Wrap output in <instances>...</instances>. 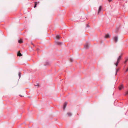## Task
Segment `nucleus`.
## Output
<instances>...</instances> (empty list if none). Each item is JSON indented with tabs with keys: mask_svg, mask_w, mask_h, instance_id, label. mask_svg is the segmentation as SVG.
<instances>
[{
	"mask_svg": "<svg viewBox=\"0 0 128 128\" xmlns=\"http://www.w3.org/2000/svg\"><path fill=\"white\" fill-rule=\"evenodd\" d=\"M114 41L116 42H117L118 40V37L116 36H115L113 37V38Z\"/></svg>",
	"mask_w": 128,
	"mask_h": 128,
	"instance_id": "nucleus-1",
	"label": "nucleus"
},
{
	"mask_svg": "<svg viewBox=\"0 0 128 128\" xmlns=\"http://www.w3.org/2000/svg\"><path fill=\"white\" fill-rule=\"evenodd\" d=\"M124 87L123 84H122L118 87L119 89L120 90H121L122 88H123Z\"/></svg>",
	"mask_w": 128,
	"mask_h": 128,
	"instance_id": "nucleus-2",
	"label": "nucleus"
},
{
	"mask_svg": "<svg viewBox=\"0 0 128 128\" xmlns=\"http://www.w3.org/2000/svg\"><path fill=\"white\" fill-rule=\"evenodd\" d=\"M67 102H65L64 105V106H63V109L64 110H65L66 108V105H67Z\"/></svg>",
	"mask_w": 128,
	"mask_h": 128,
	"instance_id": "nucleus-3",
	"label": "nucleus"
},
{
	"mask_svg": "<svg viewBox=\"0 0 128 128\" xmlns=\"http://www.w3.org/2000/svg\"><path fill=\"white\" fill-rule=\"evenodd\" d=\"M50 63L48 61H46L44 64V65L45 66L49 65H50Z\"/></svg>",
	"mask_w": 128,
	"mask_h": 128,
	"instance_id": "nucleus-4",
	"label": "nucleus"
},
{
	"mask_svg": "<svg viewBox=\"0 0 128 128\" xmlns=\"http://www.w3.org/2000/svg\"><path fill=\"white\" fill-rule=\"evenodd\" d=\"M40 2H34V8H35L36 6V5L37 4H39Z\"/></svg>",
	"mask_w": 128,
	"mask_h": 128,
	"instance_id": "nucleus-5",
	"label": "nucleus"
},
{
	"mask_svg": "<svg viewBox=\"0 0 128 128\" xmlns=\"http://www.w3.org/2000/svg\"><path fill=\"white\" fill-rule=\"evenodd\" d=\"M56 44L58 45H61L62 44V42H56Z\"/></svg>",
	"mask_w": 128,
	"mask_h": 128,
	"instance_id": "nucleus-6",
	"label": "nucleus"
},
{
	"mask_svg": "<svg viewBox=\"0 0 128 128\" xmlns=\"http://www.w3.org/2000/svg\"><path fill=\"white\" fill-rule=\"evenodd\" d=\"M84 47L86 49H87L88 48V46L87 42H86V44L84 45Z\"/></svg>",
	"mask_w": 128,
	"mask_h": 128,
	"instance_id": "nucleus-7",
	"label": "nucleus"
},
{
	"mask_svg": "<svg viewBox=\"0 0 128 128\" xmlns=\"http://www.w3.org/2000/svg\"><path fill=\"white\" fill-rule=\"evenodd\" d=\"M110 35L109 34H106L105 35L104 37L105 38H110Z\"/></svg>",
	"mask_w": 128,
	"mask_h": 128,
	"instance_id": "nucleus-8",
	"label": "nucleus"
},
{
	"mask_svg": "<svg viewBox=\"0 0 128 128\" xmlns=\"http://www.w3.org/2000/svg\"><path fill=\"white\" fill-rule=\"evenodd\" d=\"M102 8V7L101 6H100L98 10V14L101 11V10Z\"/></svg>",
	"mask_w": 128,
	"mask_h": 128,
	"instance_id": "nucleus-9",
	"label": "nucleus"
},
{
	"mask_svg": "<svg viewBox=\"0 0 128 128\" xmlns=\"http://www.w3.org/2000/svg\"><path fill=\"white\" fill-rule=\"evenodd\" d=\"M17 55L18 56H22V54L20 53V52L19 51Z\"/></svg>",
	"mask_w": 128,
	"mask_h": 128,
	"instance_id": "nucleus-10",
	"label": "nucleus"
},
{
	"mask_svg": "<svg viewBox=\"0 0 128 128\" xmlns=\"http://www.w3.org/2000/svg\"><path fill=\"white\" fill-rule=\"evenodd\" d=\"M121 56H120L118 57V58L117 61L120 62V60L121 59Z\"/></svg>",
	"mask_w": 128,
	"mask_h": 128,
	"instance_id": "nucleus-11",
	"label": "nucleus"
},
{
	"mask_svg": "<svg viewBox=\"0 0 128 128\" xmlns=\"http://www.w3.org/2000/svg\"><path fill=\"white\" fill-rule=\"evenodd\" d=\"M67 115L69 116H71L72 115V114L70 112H68L67 113Z\"/></svg>",
	"mask_w": 128,
	"mask_h": 128,
	"instance_id": "nucleus-12",
	"label": "nucleus"
},
{
	"mask_svg": "<svg viewBox=\"0 0 128 128\" xmlns=\"http://www.w3.org/2000/svg\"><path fill=\"white\" fill-rule=\"evenodd\" d=\"M60 38V36L59 35H57L56 36V38L58 39H59Z\"/></svg>",
	"mask_w": 128,
	"mask_h": 128,
	"instance_id": "nucleus-13",
	"label": "nucleus"
},
{
	"mask_svg": "<svg viewBox=\"0 0 128 128\" xmlns=\"http://www.w3.org/2000/svg\"><path fill=\"white\" fill-rule=\"evenodd\" d=\"M22 40L21 39H20L18 40V42L20 44L22 43Z\"/></svg>",
	"mask_w": 128,
	"mask_h": 128,
	"instance_id": "nucleus-14",
	"label": "nucleus"
},
{
	"mask_svg": "<svg viewBox=\"0 0 128 128\" xmlns=\"http://www.w3.org/2000/svg\"><path fill=\"white\" fill-rule=\"evenodd\" d=\"M119 70V68H116V75L117 74V73L118 72Z\"/></svg>",
	"mask_w": 128,
	"mask_h": 128,
	"instance_id": "nucleus-15",
	"label": "nucleus"
},
{
	"mask_svg": "<svg viewBox=\"0 0 128 128\" xmlns=\"http://www.w3.org/2000/svg\"><path fill=\"white\" fill-rule=\"evenodd\" d=\"M120 62L117 61V62L114 64H115L116 65V66H118V64Z\"/></svg>",
	"mask_w": 128,
	"mask_h": 128,
	"instance_id": "nucleus-16",
	"label": "nucleus"
},
{
	"mask_svg": "<svg viewBox=\"0 0 128 128\" xmlns=\"http://www.w3.org/2000/svg\"><path fill=\"white\" fill-rule=\"evenodd\" d=\"M18 75L19 76V78H20V76L21 75V73L20 72H18Z\"/></svg>",
	"mask_w": 128,
	"mask_h": 128,
	"instance_id": "nucleus-17",
	"label": "nucleus"
},
{
	"mask_svg": "<svg viewBox=\"0 0 128 128\" xmlns=\"http://www.w3.org/2000/svg\"><path fill=\"white\" fill-rule=\"evenodd\" d=\"M128 95V91H127L125 94V95Z\"/></svg>",
	"mask_w": 128,
	"mask_h": 128,
	"instance_id": "nucleus-18",
	"label": "nucleus"
},
{
	"mask_svg": "<svg viewBox=\"0 0 128 128\" xmlns=\"http://www.w3.org/2000/svg\"><path fill=\"white\" fill-rule=\"evenodd\" d=\"M128 71V67L127 68L126 70L125 71V73H124V74H125V73L126 72H127Z\"/></svg>",
	"mask_w": 128,
	"mask_h": 128,
	"instance_id": "nucleus-19",
	"label": "nucleus"
},
{
	"mask_svg": "<svg viewBox=\"0 0 128 128\" xmlns=\"http://www.w3.org/2000/svg\"><path fill=\"white\" fill-rule=\"evenodd\" d=\"M73 61V60L72 58H70V62H72Z\"/></svg>",
	"mask_w": 128,
	"mask_h": 128,
	"instance_id": "nucleus-20",
	"label": "nucleus"
},
{
	"mask_svg": "<svg viewBox=\"0 0 128 128\" xmlns=\"http://www.w3.org/2000/svg\"><path fill=\"white\" fill-rule=\"evenodd\" d=\"M126 78L127 80H128V74L127 75Z\"/></svg>",
	"mask_w": 128,
	"mask_h": 128,
	"instance_id": "nucleus-21",
	"label": "nucleus"
},
{
	"mask_svg": "<svg viewBox=\"0 0 128 128\" xmlns=\"http://www.w3.org/2000/svg\"><path fill=\"white\" fill-rule=\"evenodd\" d=\"M127 61H128L127 59H126V60L124 62V63H126V62H127Z\"/></svg>",
	"mask_w": 128,
	"mask_h": 128,
	"instance_id": "nucleus-22",
	"label": "nucleus"
},
{
	"mask_svg": "<svg viewBox=\"0 0 128 128\" xmlns=\"http://www.w3.org/2000/svg\"><path fill=\"white\" fill-rule=\"evenodd\" d=\"M35 86H39V85L38 84L37 85H35Z\"/></svg>",
	"mask_w": 128,
	"mask_h": 128,
	"instance_id": "nucleus-23",
	"label": "nucleus"
},
{
	"mask_svg": "<svg viewBox=\"0 0 128 128\" xmlns=\"http://www.w3.org/2000/svg\"><path fill=\"white\" fill-rule=\"evenodd\" d=\"M112 0H108L109 2H111Z\"/></svg>",
	"mask_w": 128,
	"mask_h": 128,
	"instance_id": "nucleus-24",
	"label": "nucleus"
},
{
	"mask_svg": "<svg viewBox=\"0 0 128 128\" xmlns=\"http://www.w3.org/2000/svg\"><path fill=\"white\" fill-rule=\"evenodd\" d=\"M87 27H89V26H88V24L87 25Z\"/></svg>",
	"mask_w": 128,
	"mask_h": 128,
	"instance_id": "nucleus-25",
	"label": "nucleus"
},
{
	"mask_svg": "<svg viewBox=\"0 0 128 128\" xmlns=\"http://www.w3.org/2000/svg\"><path fill=\"white\" fill-rule=\"evenodd\" d=\"M20 96H21V95H20Z\"/></svg>",
	"mask_w": 128,
	"mask_h": 128,
	"instance_id": "nucleus-26",
	"label": "nucleus"
},
{
	"mask_svg": "<svg viewBox=\"0 0 128 128\" xmlns=\"http://www.w3.org/2000/svg\"><path fill=\"white\" fill-rule=\"evenodd\" d=\"M31 44H32V45H33V43L32 42H31Z\"/></svg>",
	"mask_w": 128,
	"mask_h": 128,
	"instance_id": "nucleus-27",
	"label": "nucleus"
}]
</instances>
